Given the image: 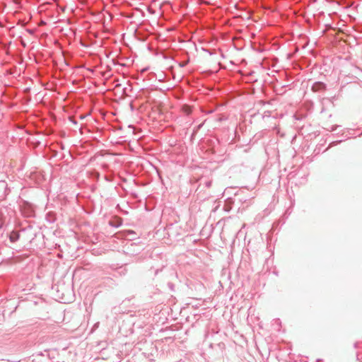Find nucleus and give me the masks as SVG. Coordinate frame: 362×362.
<instances>
[{
    "label": "nucleus",
    "instance_id": "nucleus-1",
    "mask_svg": "<svg viewBox=\"0 0 362 362\" xmlns=\"http://www.w3.org/2000/svg\"><path fill=\"white\" fill-rule=\"evenodd\" d=\"M8 194L7 182L4 180H0V201L5 199Z\"/></svg>",
    "mask_w": 362,
    "mask_h": 362
},
{
    "label": "nucleus",
    "instance_id": "nucleus-2",
    "mask_svg": "<svg viewBox=\"0 0 362 362\" xmlns=\"http://www.w3.org/2000/svg\"><path fill=\"white\" fill-rule=\"evenodd\" d=\"M19 233L16 231H12L9 235L11 242L15 243L19 239Z\"/></svg>",
    "mask_w": 362,
    "mask_h": 362
},
{
    "label": "nucleus",
    "instance_id": "nucleus-3",
    "mask_svg": "<svg viewBox=\"0 0 362 362\" xmlns=\"http://www.w3.org/2000/svg\"><path fill=\"white\" fill-rule=\"evenodd\" d=\"M182 110L186 115H189L192 112L191 107L188 105H184L182 107Z\"/></svg>",
    "mask_w": 362,
    "mask_h": 362
},
{
    "label": "nucleus",
    "instance_id": "nucleus-4",
    "mask_svg": "<svg viewBox=\"0 0 362 362\" xmlns=\"http://www.w3.org/2000/svg\"><path fill=\"white\" fill-rule=\"evenodd\" d=\"M271 115H272V113L270 111H265L262 115V118L264 119L266 117H271Z\"/></svg>",
    "mask_w": 362,
    "mask_h": 362
},
{
    "label": "nucleus",
    "instance_id": "nucleus-5",
    "mask_svg": "<svg viewBox=\"0 0 362 362\" xmlns=\"http://www.w3.org/2000/svg\"><path fill=\"white\" fill-rule=\"evenodd\" d=\"M337 126H331L330 128L327 129L329 132H334L336 130Z\"/></svg>",
    "mask_w": 362,
    "mask_h": 362
},
{
    "label": "nucleus",
    "instance_id": "nucleus-6",
    "mask_svg": "<svg viewBox=\"0 0 362 362\" xmlns=\"http://www.w3.org/2000/svg\"><path fill=\"white\" fill-rule=\"evenodd\" d=\"M70 121H71L73 124H77L76 121V120H74V119H72V118H70Z\"/></svg>",
    "mask_w": 362,
    "mask_h": 362
},
{
    "label": "nucleus",
    "instance_id": "nucleus-7",
    "mask_svg": "<svg viewBox=\"0 0 362 362\" xmlns=\"http://www.w3.org/2000/svg\"><path fill=\"white\" fill-rule=\"evenodd\" d=\"M85 117H86V116H84V115H80V119H84Z\"/></svg>",
    "mask_w": 362,
    "mask_h": 362
},
{
    "label": "nucleus",
    "instance_id": "nucleus-8",
    "mask_svg": "<svg viewBox=\"0 0 362 362\" xmlns=\"http://www.w3.org/2000/svg\"><path fill=\"white\" fill-rule=\"evenodd\" d=\"M202 124H200V125H199V127H199V128H201V127H202Z\"/></svg>",
    "mask_w": 362,
    "mask_h": 362
}]
</instances>
